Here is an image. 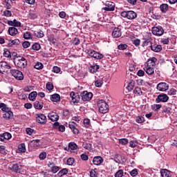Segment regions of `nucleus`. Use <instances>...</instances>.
I'll list each match as a JSON object with an SVG mask.
<instances>
[{"label": "nucleus", "mask_w": 177, "mask_h": 177, "mask_svg": "<svg viewBox=\"0 0 177 177\" xmlns=\"http://www.w3.org/2000/svg\"><path fill=\"white\" fill-rule=\"evenodd\" d=\"M14 63L19 68H26V67H27V59L24 57H17L14 58Z\"/></svg>", "instance_id": "obj_1"}, {"label": "nucleus", "mask_w": 177, "mask_h": 177, "mask_svg": "<svg viewBox=\"0 0 177 177\" xmlns=\"http://www.w3.org/2000/svg\"><path fill=\"white\" fill-rule=\"evenodd\" d=\"M97 106L99 109V112L102 114H106V113H109V104H107L104 100H98Z\"/></svg>", "instance_id": "obj_2"}, {"label": "nucleus", "mask_w": 177, "mask_h": 177, "mask_svg": "<svg viewBox=\"0 0 177 177\" xmlns=\"http://www.w3.org/2000/svg\"><path fill=\"white\" fill-rule=\"evenodd\" d=\"M121 16L122 17L128 19V20H134V19H136V17H138V14L132 10L122 11L121 12Z\"/></svg>", "instance_id": "obj_3"}, {"label": "nucleus", "mask_w": 177, "mask_h": 177, "mask_svg": "<svg viewBox=\"0 0 177 177\" xmlns=\"http://www.w3.org/2000/svg\"><path fill=\"white\" fill-rule=\"evenodd\" d=\"M10 74L12 75V77H15V78L18 81H23V80H24V75H23V73H21V71L19 70H11Z\"/></svg>", "instance_id": "obj_4"}, {"label": "nucleus", "mask_w": 177, "mask_h": 177, "mask_svg": "<svg viewBox=\"0 0 177 177\" xmlns=\"http://www.w3.org/2000/svg\"><path fill=\"white\" fill-rule=\"evenodd\" d=\"M169 100V97L167 94L161 93L156 98V103H167Z\"/></svg>", "instance_id": "obj_5"}, {"label": "nucleus", "mask_w": 177, "mask_h": 177, "mask_svg": "<svg viewBox=\"0 0 177 177\" xmlns=\"http://www.w3.org/2000/svg\"><path fill=\"white\" fill-rule=\"evenodd\" d=\"M80 96L83 102H89L93 97V94L91 92L83 91L80 93Z\"/></svg>", "instance_id": "obj_6"}, {"label": "nucleus", "mask_w": 177, "mask_h": 177, "mask_svg": "<svg viewBox=\"0 0 177 177\" xmlns=\"http://www.w3.org/2000/svg\"><path fill=\"white\" fill-rule=\"evenodd\" d=\"M151 31L153 35H157L158 37H161L164 34V28L161 26H154L152 28Z\"/></svg>", "instance_id": "obj_7"}, {"label": "nucleus", "mask_w": 177, "mask_h": 177, "mask_svg": "<svg viewBox=\"0 0 177 177\" xmlns=\"http://www.w3.org/2000/svg\"><path fill=\"white\" fill-rule=\"evenodd\" d=\"M114 9H115V3L111 1H106L105 7L102 8V10L106 12H113Z\"/></svg>", "instance_id": "obj_8"}, {"label": "nucleus", "mask_w": 177, "mask_h": 177, "mask_svg": "<svg viewBox=\"0 0 177 177\" xmlns=\"http://www.w3.org/2000/svg\"><path fill=\"white\" fill-rule=\"evenodd\" d=\"M36 121L39 124H41V125H44V124H46V116L42 113H38L36 117Z\"/></svg>", "instance_id": "obj_9"}, {"label": "nucleus", "mask_w": 177, "mask_h": 177, "mask_svg": "<svg viewBox=\"0 0 177 177\" xmlns=\"http://www.w3.org/2000/svg\"><path fill=\"white\" fill-rule=\"evenodd\" d=\"M168 88H169V85L166 82H160L157 85V89L160 92H165V91H168Z\"/></svg>", "instance_id": "obj_10"}, {"label": "nucleus", "mask_w": 177, "mask_h": 177, "mask_svg": "<svg viewBox=\"0 0 177 177\" xmlns=\"http://www.w3.org/2000/svg\"><path fill=\"white\" fill-rule=\"evenodd\" d=\"M70 96L72 99L73 103H79L80 102V94L78 93H75L72 91L70 94Z\"/></svg>", "instance_id": "obj_11"}, {"label": "nucleus", "mask_w": 177, "mask_h": 177, "mask_svg": "<svg viewBox=\"0 0 177 177\" xmlns=\"http://www.w3.org/2000/svg\"><path fill=\"white\" fill-rule=\"evenodd\" d=\"M68 127L70 129L73 131V133H75V135H77V133H80V130L77 129V124L75 122H69Z\"/></svg>", "instance_id": "obj_12"}, {"label": "nucleus", "mask_w": 177, "mask_h": 177, "mask_svg": "<svg viewBox=\"0 0 177 177\" xmlns=\"http://www.w3.org/2000/svg\"><path fill=\"white\" fill-rule=\"evenodd\" d=\"M4 113L3 114V118L5 120H10V118H13V112L10 111V109L8 108V110L3 111Z\"/></svg>", "instance_id": "obj_13"}, {"label": "nucleus", "mask_w": 177, "mask_h": 177, "mask_svg": "<svg viewBox=\"0 0 177 177\" xmlns=\"http://www.w3.org/2000/svg\"><path fill=\"white\" fill-rule=\"evenodd\" d=\"M21 168H23V166L21 165H19V163L13 165L10 169L11 171H13V172H16L17 174H20L21 171Z\"/></svg>", "instance_id": "obj_14"}, {"label": "nucleus", "mask_w": 177, "mask_h": 177, "mask_svg": "<svg viewBox=\"0 0 177 177\" xmlns=\"http://www.w3.org/2000/svg\"><path fill=\"white\" fill-rule=\"evenodd\" d=\"M0 68L3 71V72L6 73L8 70H10L11 67L10 65H9L6 62H0Z\"/></svg>", "instance_id": "obj_15"}, {"label": "nucleus", "mask_w": 177, "mask_h": 177, "mask_svg": "<svg viewBox=\"0 0 177 177\" xmlns=\"http://www.w3.org/2000/svg\"><path fill=\"white\" fill-rule=\"evenodd\" d=\"M121 35H122L121 29L120 28H115L112 32V37H113V38H120Z\"/></svg>", "instance_id": "obj_16"}, {"label": "nucleus", "mask_w": 177, "mask_h": 177, "mask_svg": "<svg viewBox=\"0 0 177 177\" xmlns=\"http://www.w3.org/2000/svg\"><path fill=\"white\" fill-rule=\"evenodd\" d=\"M48 118H49V120H50L53 122L59 120V115H57V113L55 112L49 113L48 115Z\"/></svg>", "instance_id": "obj_17"}, {"label": "nucleus", "mask_w": 177, "mask_h": 177, "mask_svg": "<svg viewBox=\"0 0 177 177\" xmlns=\"http://www.w3.org/2000/svg\"><path fill=\"white\" fill-rule=\"evenodd\" d=\"M157 62V58L156 57H151L149 59L147 62V66L148 67H153L154 68V66H156V62Z\"/></svg>", "instance_id": "obj_18"}, {"label": "nucleus", "mask_w": 177, "mask_h": 177, "mask_svg": "<svg viewBox=\"0 0 177 177\" xmlns=\"http://www.w3.org/2000/svg\"><path fill=\"white\" fill-rule=\"evenodd\" d=\"M160 175L162 177H171L172 176V172L167 169H163L160 170Z\"/></svg>", "instance_id": "obj_19"}, {"label": "nucleus", "mask_w": 177, "mask_h": 177, "mask_svg": "<svg viewBox=\"0 0 177 177\" xmlns=\"http://www.w3.org/2000/svg\"><path fill=\"white\" fill-rule=\"evenodd\" d=\"M150 48L153 52H161L162 50V46L158 44H151Z\"/></svg>", "instance_id": "obj_20"}, {"label": "nucleus", "mask_w": 177, "mask_h": 177, "mask_svg": "<svg viewBox=\"0 0 177 177\" xmlns=\"http://www.w3.org/2000/svg\"><path fill=\"white\" fill-rule=\"evenodd\" d=\"M8 24L12 27H21V23L16 19H14L13 21H8Z\"/></svg>", "instance_id": "obj_21"}, {"label": "nucleus", "mask_w": 177, "mask_h": 177, "mask_svg": "<svg viewBox=\"0 0 177 177\" xmlns=\"http://www.w3.org/2000/svg\"><path fill=\"white\" fill-rule=\"evenodd\" d=\"M144 71H145L148 75H153V74H154V68L145 66L144 67Z\"/></svg>", "instance_id": "obj_22"}, {"label": "nucleus", "mask_w": 177, "mask_h": 177, "mask_svg": "<svg viewBox=\"0 0 177 177\" xmlns=\"http://www.w3.org/2000/svg\"><path fill=\"white\" fill-rule=\"evenodd\" d=\"M103 162V158L100 156H95L93 158V163L94 165H100Z\"/></svg>", "instance_id": "obj_23"}, {"label": "nucleus", "mask_w": 177, "mask_h": 177, "mask_svg": "<svg viewBox=\"0 0 177 177\" xmlns=\"http://www.w3.org/2000/svg\"><path fill=\"white\" fill-rule=\"evenodd\" d=\"M160 9L162 13H167L169 10V6L167 3H162L160 6Z\"/></svg>", "instance_id": "obj_24"}, {"label": "nucleus", "mask_w": 177, "mask_h": 177, "mask_svg": "<svg viewBox=\"0 0 177 177\" xmlns=\"http://www.w3.org/2000/svg\"><path fill=\"white\" fill-rule=\"evenodd\" d=\"M57 127L59 132H64V131H66V127L64 125H59V122H54L53 128H57Z\"/></svg>", "instance_id": "obj_25"}, {"label": "nucleus", "mask_w": 177, "mask_h": 177, "mask_svg": "<svg viewBox=\"0 0 177 177\" xmlns=\"http://www.w3.org/2000/svg\"><path fill=\"white\" fill-rule=\"evenodd\" d=\"M8 32L12 37H15L19 32V30L15 27H10L8 28Z\"/></svg>", "instance_id": "obj_26"}, {"label": "nucleus", "mask_w": 177, "mask_h": 177, "mask_svg": "<svg viewBox=\"0 0 177 177\" xmlns=\"http://www.w3.org/2000/svg\"><path fill=\"white\" fill-rule=\"evenodd\" d=\"M99 65H93L89 67L88 70L89 72L91 73V74H95V73H97V70H99Z\"/></svg>", "instance_id": "obj_27"}, {"label": "nucleus", "mask_w": 177, "mask_h": 177, "mask_svg": "<svg viewBox=\"0 0 177 177\" xmlns=\"http://www.w3.org/2000/svg\"><path fill=\"white\" fill-rule=\"evenodd\" d=\"M28 19H30L31 20H35L37 17H38V13L35 11H30L29 14L28 15Z\"/></svg>", "instance_id": "obj_28"}, {"label": "nucleus", "mask_w": 177, "mask_h": 177, "mask_svg": "<svg viewBox=\"0 0 177 177\" xmlns=\"http://www.w3.org/2000/svg\"><path fill=\"white\" fill-rule=\"evenodd\" d=\"M112 160H114L115 162L118 164H121V162H122V156L115 153Z\"/></svg>", "instance_id": "obj_29"}, {"label": "nucleus", "mask_w": 177, "mask_h": 177, "mask_svg": "<svg viewBox=\"0 0 177 177\" xmlns=\"http://www.w3.org/2000/svg\"><path fill=\"white\" fill-rule=\"evenodd\" d=\"M50 100L52 102H60V95L57 94V93H55L52 95H50Z\"/></svg>", "instance_id": "obj_30"}, {"label": "nucleus", "mask_w": 177, "mask_h": 177, "mask_svg": "<svg viewBox=\"0 0 177 177\" xmlns=\"http://www.w3.org/2000/svg\"><path fill=\"white\" fill-rule=\"evenodd\" d=\"M172 104H168L167 106L163 110V113H166V114H171L172 113Z\"/></svg>", "instance_id": "obj_31"}, {"label": "nucleus", "mask_w": 177, "mask_h": 177, "mask_svg": "<svg viewBox=\"0 0 177 177\" xmlns=\"http://www.w3.org/2000/svg\"><path fill=\"white\" fill-rule=\"evenodd\" d=\"M103 78L97 79L95 81V86H96V88H102V86H103Z\"/></svg>", "instance_id": "obj_32"}, {"label": "nucleus", "mask_w": 177, "mask_h": 177, "mask_svg": "<svg viewBox=\"0 0 177 177\" xmlns=\"http://www.w3.org/2000/svg\"><path fill=\"white\" fill-rule=\"evenodd\" d=\"M133 88H135V81L131 80L130 82L128 84L127 88L129 92H131V91L133 90Z\"/></svg>", "instance_id": "obj_33"}, {"label": "nucleus", "mask_w": 177, "mask_h": 177, "mask_svg": "<svg viewBox=\"0 0 177 177\" xmlns=\"http://www.w3.org/2000/svg\"><path fill=\"white\" fill-rule=\"evenodd\" d=\"M34 107L37 110H41L42 107H44V104H42V102H39V101H36L34 103Z\"/></svg>", "instance_id": "obj_34"}, {"label": "nucleus", "mask_w": 177, "mask_h": 177, "mask_svg": "<svg viewBox=\"0 0 177 177\" xmlns=\"http://www.w3.org/2000/svg\"><path fill=\"white\" fill-rule=\"evenodd\" d=\"M18 151L19 153H26V145L24 143L18 145Z\"/></svg>", "instance_id": "obj_35"}, {"label": "nucleus", "mask_w": 177, "mask_h": 177, "mask_svg": "<svg viewBox=\"0 0 177 177\" xmlns=\"http://www.w3.org/2000/svg\"><path fill=\"white\" fill-rule=\"evenodd\" d=\"M35 37H37V38H44V36L45 35L44 34V31L42 30H35Z\"/></svg>", "instance_id": "obj_36"}, {"label": "nucleus", "mask_w": 177, "mask_h": 177, "mask_svg": "<svg viewBox=\"0 0 177 177\" xmlns=\"http://www.w3.org/2000/svg\"><path fill=\"white\" fill-rule=\"evenodd\" d=\"M37 91H32L29 94V99L30 100H32V102H34L37 97Z\"/></svg>", "instance_id": "obj_37"}, {"label": "nucleus", "mask_w": 177, "mask_h": 177, "mask_svg": "<svg viewBox=\"0 0 177 177\" xmlns=\"http://www.w3.org/2000/svg\"><path fill=\"white\" fill-rule=\"evenodd\" d=\"M3 56L4 57H8V59H12V54H10V51L9 50L4 48L3 50Z\"/></svg>", "instance_id": "obj_38"}, {"label": "nucleus", "mask_w": 177, "mask_h": 177, "mask_svg": "<svg viewBox=\"0 0 177 177\" xmlns=\"http://www.w3.org/2000/svg\"><path fill=\"white\" fill-rule=\"evenodd\" d=\"M133 93L138 95V96H142V95H143V92H142V88H140V87H136Z\"/></svg>", "instance_id": "obj_39"}, {"label": "nucleus", "mask_w": 177, "mask_h": 177, "mask_svg": "<svg viewBox=\"0 0 177 177\" xmlns=\"http://www.w3.org/2000/svg\"><path fill=\"white\" fill-rule=\"evenodd\" d=\"M77 148L78 146L77 145V144H75V142H70L68 145L69 150H77Z\"/></svg>", "instance_id": "obj_40"}, {"label": "nucleus", "mask_w": 177, "mask_h": 177, "mask_svg": "<svg viewBox=\"0 0 177 177\" xmlns=\"http://www.w3.org/2000/svg\"><path fill=\"white\" fill-rule=\"evenodd\" d=\"M39 142H41V140H33L30 145L31 146H33V147H39L40 145H39Z\"/></svg>", "instance_id": "obj_41"}, {"label": "nucleus", "mask_w": 177, "mask_h": 177, "mask_svg": "<svg viewBox=\"0 0 177 177\" xmlns=\"http://www.w3.org/2000/svg\"><path fill=\"white\" fill-rule=\"evenodd\" d=\"M68 174V169H62L58 173V176H63V175H67Z\"/></svg>", "instance_id": "obj_42"}, {"label": "nucleus", "mask_w": 177, "mask_h": 177, "mask_svg": "<svg viewBox=\"0 0 177 177\" xmlns=\"http://www.w3.org/2000/svg\"><path fill=\"white\" fill-rule=\"evenodd\" d=\"M20 44V40L18 39H15V40H12L11 42L8 44V46H13V45H19Z\"/></svg>", "instance_id": "obj_43"}, {"label": "nucleus", "mask_w": 177, "mask_h": 177, "mask_svg": "<svg viewBox=\"0 0 177 177\" xmlns=\"http://www.w3.org/2000/svg\"><path fill=\"white\" fill-rule=\"evenodd\" d=\"M15 0H6V8L7 9H10L12 8V3H13Z\"/></svg>", "instance_id": "obj_44"}, {"label": "nucleus", "mask_w": 177, "mask_h": 177, "mask_svg": "<svg viewBox=\"0 0 177 177\" xmlns=\"http://www.w3.org/2000/svg\"><path fill=\"white\" fill-rule=\"evenodd\" d=\"M32 49H33V50H39V49H41V44L38 43H35L32 46Z\"/></svg>", "instance_id": "obj_45"}, {"label": "nucleus", "mask_w": 177, "mask_h": 177, "mask_svg": "<svg viewBox=\"0 0 177 177\" xmlns=\"http://www.w3.org/2000/svg\"><path fill=\"white\" fill-rule=\"evenodd\" d=\"M34 68H36V70H42L44 68V64L41 62H37Z\"/></svg>", "instance_id": "obj_46"}, {"label": "nucleus", "mask_w": 177, "mask_h": 177, "mask_svg": "<svg viewBox=\"0 0 177 177\" xmlns=\"http://www.w3.org/2000/svg\"><path fill=\"white\" fill-rule=\"evenodd\" d=\"M83 147L86 150H89V151L92 150V145L89 143H86V142L83 143Z\"/></svg>", "instance_id": "obj_47"}, {"label": "nucleus", "mask_w": 177, "mask_h": 177, "mask_svg": "<svg viewBox=\"0 0 177 177\" xmlns=\"http://www.w3.org/2000/svg\"><path fill=\"white\" fill-rule=\"evenodd\" d=\"M93 57L94 59H97L99 60L100 59H103V55L95 51V53H94V55Z\"/></svg>", "instance_id": "obj_48"}, {"label": "nucleus", "mask_w": 177, "mask_h": 177, "mask_svg": "<svg viewBox=\"0 0 177 177\" xmlns=\"http://www.w3.org/2000/svg\"><path fill=\"white\" fill-rule=\"evenodd\" d=\"M122 176H124V171L122 169L118 170L115 174V177H122Z\"/></svg>", "instance_id": "obj_49"}, {"label": "nucleus", "mask_w": 177, "mask_h": 177, "mask_svg": "<svg viewBox=\"0 0 177 177\" xmlns=\"http://www.w3.org/2000/svg\"><path fill=\"white\" fill-rule=\"evenodd\" d=\"M168 95H169L170 96H172L174 95H177V90L175 88H171L168 91Z\"/></svg>", "instance_id": "obj_50"}, {"label": "nucleus", "mask_w": 177, "mask_h": 177, "mask_svg": "<svg viewBox=\"0 0 177 177\" xmlns=\"http://www.w3.org/2000/svg\"><path fill=\"white\" fill-rule=\"evenodd\" d=\"M95 52L96 51H95V50H93L92 49L86 50L87 55H88V56H91V57H93Z\"/></svg>", "instance_id": "obj_51"}, {"label": "nucleus", "mask_w": 177, "mask_h": 177, "mask_svg": "<svg viewBox=\"0 0 177 177\" xmlns=\"http://www.w3.org/2000/svg\"><path fill=\"white\" fill-rule=\"evenodd\" d=\"M161 107H162V105L161 104H153L152 106V110H153L154 111H157V110H160Z\"/></svg>", "instance_id": "obj_52"}, {"label": "nucleus", "mask_w": 177, "mask_h": 177, "mask_svg": "<svg viewBox=\"0 0 177 177\" xmlns=\"http://www.w3.org/2000/svg\"><path fill=\"white\" fill-rule=\"evenodd\" d=\"M58 171H60V167L58 166H54L51 167V172H53V174H56Z\"/></svg>", "instance_id": "obj_53"}, {"label": "nucleus", "mask_w": 177, "mask_h": 177, "mask_svg": "<svg viewBox=\"0 0 177 177\" xmlns=\"http://www.w3.org/2000/svg\"><path fill=\"white\" fill-rule=\"evenodd\" d=\"M119 143L122 145H128V139L127 138H122L119 140Z\"/></svg>", "instance_id": "obj_54"}, {"label": "nucleus", "mask_w": 177, "mask_h": 177, "mask_svg": "<svg viewBox=\"0 0 177 177\" xmlns=\"http://www.w3.org/2000/svg\"><path fill=\"white\" fill-rule=\"evenodd\" d=\"M3 135L6 140H9V139H12V134H10V133L6 132L3 133Z\"/></svg>", "instance_id": "obj_55"}, {"label": "nucleus", "mask_w": 177, "mask_h": 177, "mask_svg": "<svg viewBox=\"0 0 177 177\" xmlns=\"http://www.w3.org/2000/svg\"><path fill=\"white\" fill-rule=\"evenodd\" d=\"M136 122H138V124H142V122H145V118H143L142 116L137 117Z\"/></svg>", "instance_id": "obj_56"}, {"label": "nucleus", "mask_w": 177, "mask_h": 177, "mask_svg": "<svg viewBox=\"0 0 177 177\" xmlns=\"http://www.w3.org/2000/svg\"><path fill=\"white\" fill-rule=\"evenodd\" d=\"M118 48L120 50H125V49H127V48H128V46L127 44H120L118 46Z\"/></svg>", "instance_id": "obj_57"}, {"label": "nucleus", "mask_w": 177, "mask_h": 177, "mask_svg": "<svg viewBox=\"0 0 177 177\" xmlns=\"http://www.w3.org/2000/svg\"><path fill=\"white\" fill-rule=\"evenodd\" d=\"M74 158H68V160H66V164L68 165H73V164H74Z\"/></svg>", "instance_id": "obj_58"}, {"label": "nucleus", "mask_w": 177, "mask_h": 177, "mask_svg": "<svg viewBox=\"0 0 177 177\" xmlns=\"http://www.w3.org/2000/svg\"><path fill=\"white\" fill-rule=\"evenodd\" d=\"M0 109H1L2 111H6L8 110L6 104L2 102H0Z\"/></svg>", "instance_id": "obj_59"}, {"label": "nucleus", "mask_w": 177, "mask_h": 177, "mask_svg": "<svg viewBox=\"0 0 177 177\" xmlns=\"http://www.w3.org/2000/svg\"><path fill=\"white\" fill-rule=\"evenodd\" d=\"M130 175L132 177H135L138 175V170L137 169H134L132 171H130Z\"/></svg>", "instance_id": "obj_60"}, {"label": "nucleus", "mask_w": 177, "mask_h": 177, "mask_svg": "<svg viewBox=\"0 0 177 177\" xmlns=\"http://www.w3.org/2000/svg\"><path fill=\"white\" fill-rule=\"evenodd\" d=\"M39 158L40 160H45V158H46V152H41L39 155Z\"/></svg>", "instance_id": "obj_61"}, {"label": "nucleus", "mask_w": 177, "mask_h": 177, "mask_svg": "<svg viewBox=\"0 0 177 177\" xmlns=\"http://www.w3.org/2000/svg\"><path fill=\"white\" fill-rule=\"evenodd\" d=\"M24 38L25 39H30L31 33H30V32H26V33L24 34Z\"/></svg>", "instance_id": "obj_62"}, {"label": "nucleus", "mask_w": 177, "mask_h": 177, "mask_svg": "<svg viewBox=\"0 0 177 177\" xmlns=\"http://www.w3.org/2000/svg\"><path fill=\"white\" fill-rule=\"evenodd\" d=\"M46 86V89H48V91H52V89H53V84H52V83H50V82H47Z\"/></svg>", "instance_id": "obj_63"}, {"label": "nucleus", "mask_w": 177, "mask_h": 177, "mask_svg": "<svg viewBox=\"0 0 177 177\" xmlns=\"http://www.w3.org/2000/svg\"><path fill=\"white\" fill-rule=\"evenodd\" d=\"M136 146H138V142L135 141V140H131L130 141V147H136Z\"/></svg>", "instance_id": "obj_64"}]
</instances>
